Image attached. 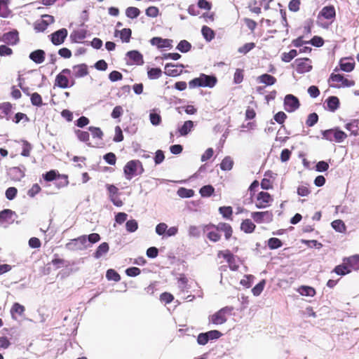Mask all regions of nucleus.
Wrapping results in <instances>:
<instances>
[{"instance_id":"6e6d98bb","label":"nucleus","mask_w":359,"mask_h":359,"mask_svg":"<svg viewBox=\"0 0 359 359\" xmlns=\"http://www.w3.org/2000/svg\"><path fill=\"white\" fill-rule=\"evenodd\" d=\"M264 285H265V280H262L259 283H257L252 289V292L253 293V294L255 295V296L259 295L262 293V292L263 291Z\"/></svg>"},{"instance_id":"f3484780","label":"nucleus","mask_w":359,"mask_h":359,"mask_svg":"<svg viewBox=\"0 0 359 359\" xmlns=\"http://www.w3.org/2000/svg\"><path fill=\"white\" fill-rule=\"evenodd\" d=\"M10 178L15 182L20 181L25 177L24 171L19 167H13L8 170V172Z\"/></svg>"},{"instance_id":"9b49d317","label":"nucleus","mask_w":359,"mask_h":359,"mask_svg":"<svg viewBox=\"0 0 359 359\" xmlns=\"http://www.w3.org/2000/svg\"><path fill=\"white\" fill-rule=\"evenodd\" d=\"M251 217L254 221L258 224L266 222L269 223L273 220V213L271 211L253 212Z\"/></svg>"},{"instance_id":"4c0bfd02","label":"nucleus","mask_w":359,"mask_h":359,"mask_svg":"<svg viewBox=\"0 0 359 359\" xmlns=\"http://www.w3.org/2000/svg\"><path fill=\"white\" fill-rule=\"evenodd\" d=\"M76 135L77 138L81 141L87 143L88 146H90L91 144L89 142L90 140V134L88 131H83L81 130H76L75 131Z\"/></svg>"},{"instance_id":"79ce46f5","label":"nucleus","mask_w":359,"mask_h":359,"mask_svg":"<svg viewBox=\"0 0 359 359\" xmlns=\"http://www.w3.org/2000/svg\"><path fill=\"white\" fill-rule=\"evenodd\" d=\"M297 55V51L295 49L290 50L288 53H283L281 59L285 62H290Z\"/></svg>"},{"instance_id":"2eb2a0df","label":"nucleus","mask_w":359,"mask_h":359,"mask_svg":"<svg viewBox=\"0 0 359 359\" xmlns=\"http://www.w3.org/2000/svg\"><path fill=\"white\" fill-rule=\"evenodd\" d=\"M336 16V11L334 6H327L323 7L318 14V18L323 17L326 20L334 21Z\"/></svg>"},{"instance_id":"a878e982","label":"nucleus","mask_w":359,"mask_h":359,"mask_svg":"<svg viewBox=\"0 0 359 359\" xmlns=\"http://www.w3.org/2000/svg\"><path fill=\"white\" fill-rule=\"evenodd\" d=\"M14 212L9 209H6L0 212V222L1 223H9L14 220L13 215Z\"/></svg>"},{"instance_id":"a19ab883","label":"nucleus","mask_w":359,"mask_h":359,"mask_svg":"<svg viewBox=\"0 0 359 359\" xmlns=\"http://www.w3.org/2000/svg\"><path fill=\"white\" fill-rule=\"evenodd\" d=\"M140 14V11L137 7L130 6L126 10V15L130 18L134 19L137 18Z\"/></svg>"},{"instance_id":"864d4df0","label":"nucleus","mask_w":359,"mask_h":359,"mask_svg":"<svg viewBox=\"0 0 359 359\" xmlns=\"http://www.w3.org/2000/svg\"><path fill=\"white\" fill-rule=\"evenodd\" d=\"M215 189L212 185L203 186L200 189V194L203 197L210 196L214 193Z\"/></svg>"},{"instance_id":"8fccbe9b","label":"nucleus","mask_w":359,"mask_h":359,"mask_svg":"<svg viewBox=\"0 0 359 359\" xmlns=\"http://www.w3.org/2000/svg\"><path fill=\"white\" fill-rule=\"evenodd\" d=\"M106 278L109 280L118 282L121 280V276L114 269H109L106 273Z\"/></svg>"},{"instance_id":"b1692460","label":"nucleus","mask_w":359,"mask_h":359,"mask_svg":"<svg viewBox=\"0 0 359 359\" xmlns=\"http://www.w3.org/2000/svg\"><path fill=\"white\" fill-rule=\"evenodd\" d=\"M127 56L135 65H140L144 63L143 56L137 50H130L128 52Z\"/></svg>"},{"instance_id":"37998d69","label":"nucleus","mask_w":359,"mask_h":359,"mask_svg":"<svg viewBox=\"0 0 359 359\" xmlns=\"http://www.w3.org/2000/svg\"><path fill=\"white\" fill-rule=\"evenodd\" d=\"M31 103L36 107H41L43 105V100L41 95L38 93H34L30 95Z\"/></svg>"},{"instance_id":"473e14b6","label":"nucleus","mask_w":359,"mask_h":359,"mask_svg":"<svg viewBox=\"0 0 359 359\" xmlns=\"http://www.w3.org/2000/svg\"><path fill=\"white\" fill-rule=\"evenodd\" d=\"M333 271L337 275L340 276H344L351 272V269L348 267V265L345 264V262L344 261L342 264L336 266Z\"/></svg>"},{"instance_id":"6ab92c4d","label":"nucleus","mask_w":359,"mask_h":359,"mask_svg":"<svg viewBox=\"0 0 359 359\" xmlns=\"http://www.w3.org/2000/svg\"><path fill=\"white\" fill-rule=\"evenodd\" d=\"M114 36H119L123 43H128L132 36V30L130 28H124L121 30H115Z\"/></svg>"},{"instance_id":"aec40b11","label":"nucleus","mask_w":359,"mask_h":359,"mask_svg":"<svg viewBox=\"0 0 359 359\" xmlns=\"http://www.w3.org/2000/svg\"><path fill=\"white\" fill-rule=\"evenodd\" d=\"M343 261L345 262V264L348 265L351 271L353 270L356 271L359 269V255L346 257L343 259Z\"/></svg>"},{"instance_id":"5701e85b","label":"nucleus","mask_w":359,"mask_h":359,"mask_svg":"<svg viewBox=\"0 0 359 359\" xmlns=\"http://www.w3.org/2000/svg\"><path fill=\"white\" fill-rule=\"evenodd\" d=\"M273 175V173L271 170H268L264 173V177L262 180L260 184L263 189H269L273 187V182L271 180Z\"/></svg>"},{"instance_id":"69168bd1","label":"nucleus","mask_w":359,"mask_h":359,"mask_svg":"<svg viewBox=\"0 0 359 359\" xmlns=\"http://www.w3.org/2000/svg\"><path fill=\"white\" fill-rule=\"evenodd\" d=\"M174 299V297L169 292H163L160 295V300L165 304L171 303Z\"/></svg>"},{"instance_id":"c9c22d12","label":"nucleus","mask_w":359,"mask_h":359,"mask_svg":"<svg viewBox=\"0 0 359 359\" xmlns=\"http://www.w3.org/2000/svg\"><path fill=\"white\" fill-rule=\"evenodd\" d=\"M346 58H342L339 61L340 69L346 72H351L355 67L354 62H346Z\"/></svg>"},{"instance_id":"5fc2aeb1","label":"nucleus","mask_w":359,"mask_h":359,"mask_svg":"<svg viewBox=\"0 0 359 359\" xmlns=\"http://www.w3.org/2000/svg\"><path fill=\"white\" fill-rule=\"evenodd\" d=\"M219 210L220 214H222L224 218L232 219L231 215H232L233 212H232L231 207H230V206L220 207Z\"/></svg>"},{"instance_id":"cd10ccee","label":"nucleus","mask_w":359,"mask_h":359,"mask_svg":"<svg viewBox=\"0 0 359 359\" xmlns=\"http://www.w3.org/2000/svg\"><path fill=\"white\" fill-rule=\"evenodd\" d=\"M255 224L249 219L243 220L241 224V231L246 233H251L255 229Z\"/></svg>"},{"instance_id":"c03bdc74","label":"nucleus","mask_w":359,"mask_h":359,"mask_svg":"<svg viewBox=\"0 0 359 359\" xmlns=\"http://www.w3.org/2000/svg\"><path fill=\"white\" fill-rule=\"evenodd\" d=\"M283 245L282 241L278 238H271L268 240V247L271 250H276Z\"/></svg>"},{"instance_id":"c756f323","label":"nucleus","mask_w":359,"mask_h":359,"mask_svg":"<svg viewBox=\"0 0 359 359\" xmlns=\"http://www.w3.org/2000/svg\"><path fill=\"white\" fill-rule=\"evenodd\" d=\"M345 128L351 132V135H358L359 132V120L354 119L345 126Z\"/></svg>"},{"instance_id":"f257e3e1","label":"nucleus","mask_w":359,"mask_h":359,"mask_svg":"<svg viewBox=\"0 0 359 359\" xmlns=\"http://www.w3.org/2000/svg\"><path fill=\"white\" fill-rule=\"evenodd\" d=\"M202 231L207 238L214 243L220 241L223 232L226 240H229L233 235L232 226L226 222H219L217 224L209 223L202 226Z\"/></svg>"},{"instance_id":"2f4dec72","label":"nucleus","mask_w":359,"mask_h":359,"mask_svg":"<svg viewBox=\"0 0 359 359\" xmlns=\"http://www.w3.org/2000/svg\"><path fill=\"white\" fill-rule=\"evenodd\" d=\"M259 83L266 84V86H272L276 82V79L270 74H264L257 78Z\"/></svg>"},{"instance_id":"dca6fc26","label":"nucleus","mask_w":359,"mask_h":359,"mask_svg":"<svg viewBox=\"0 0 359 359\" xmlns=\"http://www.w3.org/2000/svg\"><path fill=\"white\" fill-rule=\"evenodd\" d=\"M72 69L75 78L84 77L89 74L88 66L86 64L74 65Z\"/></svg>"},{"instance_id":"a18cd8bd","label":"nucleus","mask_w":359,"mask_h":359,"mask_svg":"<svg viewBox=\"0 0 359 359\" xmlns=\"http://www.w3.org/2000/svg\"><path fill=\"white\" fill-rule=\"evenodd\" d=\"M299 292L302 295L313 297L316 294V290L314 288L309 286H301L299 289Z\"/></svg>"},{"instance_id":"c85d7f7f","label":"nucleus","mask_w":359,"mask_h":359,"mask_svg":"<svg viewBox=\"0 0 359 359\" xmlns=\"http://www.w3.org/2000/svg\"><path fill=\"white\" fill-rule=\"evenodd\" d=\"M201 34L206 41H211L215 37V31L210 27L203 25L201 28Z\"/></svg>"},{"instance_id":"680f3d73","label":"nucleus","mask_w":359,"mask_h":359,"mask_svg":"<svg viewBox=\"0 0 359 359\" xmlns=\"http://www.w3.org/2000/svg\"><path fill=\"white\" fill-rule=\"evenodd\" d=\"M244 74L243 70L241 69H236L233 75V81L235 83H241L243 80Z\"/></svg>"},{"instance_id":"7ed1b4c3","label":"nucleus","mask_w":359,"mask_h":359,"mask_svg":"<svg viewBox=\"0 0 359 359\" xmlns=\"http://www.w3.org/2000/svg\"><path fill=\"white\" fill-rule=\"evenodd\" d=\"M330 86L335 88H348L355 85L353 79H348L340 74L332 73L329 78Z\"/></svg>"},{"instance_id":"0e129e2a","label":"nucleus","mask_w":359,"mask_h":359,"mask_svg":"<svg viewBox=\"0 0 359 359\" xmlns=\"http://www.w3.org/2000/svg\"><path fill=\"white\" fill-rule=\"evenodd\" d=\"M88 130L91 132L93 137L102 139L103 133L100 128L90 126L88 128Z\"/></svg>"},{"instance_id":"3c124183","label":"nucleus","mask_w":359,"mask_h":359,"mask_svg":"<svg viewBox=\"0 0 359 359\" xmlns=\"http://www.w3.org/2000/svg\"><path fill=\"white\" fill-rule=\"evenodd\" d=\"M48 26L47 22L43 19L36 20L34 24V29L39 32L45 31Z\"/></svg>"},{"instance_id":"f704fd0d","label":"nucleus","mask_w":359,"mask_h":359,"mask_svg":"<svg viewBox=\"0 0 359 359\" xmlns=\"http://www.w3.org/2000/svg\"><path fill=\"white\" fill-rule=\"evenodd\" d=\"M194 122L192 121H187L184 123L178 131L182 136L187 135L194 128Z\"/></svg>"},{"instance_id":"39448f33","label":"nucleus","mask_w":359,"mask_h":359,"mask_svg":"<svg viewBox=\"0 0 359 359\" xmlns=\"http://www.w3.org/2000/svg\"><path fill=\"white\" fill-rule=\"evenodd\" d=\"M71 70L69 69H63L60 73H59L55 80V86L60 88H67L74 85V80L70 81L68 76L70 75Z\"/></svg>"},{"instance_id":"09e8293b","label":"nucleus","mask_w":359,"mask_h":359,"mask_svg":"<svg viewBox=\"0 0 359 359\" xmlns=\"http://www.w3.org/2000/svg\"><path fill=\"white\" fill-rule=\"evenodd\" d=\"M256 199L258 202H270L273 200L272 196L268 192L266 191L259 192L257 194Z\"/></svg>"},{"instance_id":"e2e57ef3","label":"nucleus","mask_w":359,"mask_h":359,"mask_svg":"<svg viewBox=\"0 0 359 359\" xmlns=\"http://www.w3.org/2000/svg\"><path fill=\"white\" fill-rule=\"evenodd\" d=\"M145 13L148 17L156 18L159 13V10L156 6H149L146 9Z\"/></svg>"},{"instance_id":"13d9d810","label":"nucleus","mask_w":359,"mask_h":359,"mask_svg":"<svg viewBox=\"0 0 359 359\" xmlns=\"http://www.w3.org/2000/svg\"><path fill=\"white\" fill-rule=\"evenodd\" d=\"M126 227L128 232H135L138 228V224L135 219L128 220L126 222Z\"/></svg>"},{"instance_id":"338daca9","label":"nucleus","mask_w":359,"mask_h":359,"mask_svg":"<svg viewBox=\"0 0 359 359\" xmlns=\"http://www.w3.org/2000/svg\"><path fill=\"white\" fill-rule=\"evenodd\" d=\"M150 121L154 126H158L161 123V116L156 113H151L149 115Z\"/></svg>"},{"instance_id":"1a4fd4ad","label":"nucleus","mask_w":359,"mask_h":359,"mask_svg":"<svg viewBox=\"0 0 359 359\" xmlns=\"http://www.w3.org/2000/svg\"><path fill=\"white\" fill-rule=\"evenodd\" d=\"M300 103L299 99L292 94H288L284 99L285 109L287 112H293L299 109Z\"/></svg>"},{"instance_id":"423d86ee","label":"nucleus","mask_w":359,"mask_h":359,"mask_svg":"<svg viewBox=\"0 0 359 359\" xmlns=\"http://www.w3.org/2000/svg\"><path fill=\"white\" fill-rule=\"evenodd\" d=\"M322 135L323 139L337 142H341L347 137V135L344 131L337 128L325 130L322 132Z\"/></svg>"},{"instance_id":"052dcab7","label":"nucleus","mask_w":359,"mask_h":359,"mask_svg":"<svg viewBox=\"0 0 359 359\" xmlns=\"http://www.w3.org/2000/svg\"><path fill=\"white\" fill-rule=\"evenodd\" d=\"M104 160L109 165H114L116 162V156L113 152H109L103 156Z\"/></svg>"},{"instance_id":"ddd939ff","label":"nucleus","mask_w":359,"mask_h":359,"mask_svg":"<svg viewBox=\"0 0 359 359\" xmlns=\"http://www.w3.org/2000/svg\"><path fill=\"white\" fill-rule=\"evenodd\" d=\"M67 34V29L62 28L50 34L51 42L55 46L60 45L65 41Z\"/></svg>"},{"instance_id":"412c9836","label":"nucleus","mask_w":359,"mask_h":359,"mask_svg":"<svg viewBox=\"0 0 359 359\" xmlns=\"http://www.w3.org/2000/svg\"><path fill=\"white\" fill-rule=\"evenodd\" d=\"M325 103L327 104V109L332 112L335 111L340 105L339 100L337 96H330L325 100Z\"/></svg>"},{"instance_id":"72a5a7b5","label":"nucleus","mask_w":359,"mask_h":359,"mask_svg":"<svg viewBox=\"0 0 359 359\" xmlns=\"http://www.w3.org/2000/svg\"><path fill=\"white\" fill-rule=\"evenodd\" d=\"M107 190L109 191L110 199L112 202H121L118 200V189L112 184L107 185Z\"/></svg>"},{"instance_id":"4d7b16f0","label":"nucleus","mask_w":359,"mask_h":359,"mask_svg":"<svg viewBox=\"0 0 359 359\" xmlns=\"http://www.w3.org/2000/svg\"><path fill=\"white\" fill-rule=\"evenodd\" d=\"M194 191L192 189H188L186 188H180L177 191V194L182 198H189L194 195Z\"/></svg>"},{"instance_id":"603ef678","label":"nucleus","mask_w":359,"mask_h":359,"mask_svg":"<svg viewBox=\"0 0 359 359\" xmlns=\"http://www.w3.org/2000/svg\"><path fill=\"white\" fill-rule=\"evenodd\" d=\"M318 121V115L313 112L310 114H309L306 121V125L308 127H312Z\"/></svg>"},{"instance_id":"bf43d9fd","label":"nucleus","mask_w":359,"mask_h":359,"mask_svg":"<svg viewBox=\"0 0 359 359\" xmlns=\"http://www.w3.org/2000/svg\"><path fill=\"white\" fill-rule=\"evenodd\" d=\"M255 47V43H253V42L247 43L238 48V52L240 53L245 55V54L248 53L249 51H250L252 49H253Z\"/></svg>"},{"instance_id":"58836bf2","label":"nucleus","mask_w":359,"mask_h":359,"mask_svg":"<svg viewBox=\"0 0 359 359\" xmlns=\"http://www.w3.org/2000/svg\"><path fill=\"white\" fill-rule=\"evenodd\" d=\"M332 227L337 232L345 233L346 226L344 222L341 219H336L331 223Z\"/></svg>"},{"instance_id":"9d476101","label":"nucleus","mask_w":359,"mask_h":359,"mask_svg":"<svg viewBox=\"0 0 359 359\" xmlns=\"http://www.w3.org/2000/svg\"><path fill=\"white\" fill-rule=\"evenodd\" d=\"M296 65V71L299 74H304L312 69L311 60L309 58H298L294 61Z\"/></svg>"},{"instance_id":"f03ea898","label":"nucleus","mask_w":359,"mask_h":359,"mask_svg":"<svg viewBox=\"0 0 359 359\" xmlns=\"http://www.w3.org/2000/svg\"><path fill=\"white\" fill-rule=\"evenodd\" d=\"M217 82V79L215 76L206 75L201 74L199 77L194 78L189 82L190 88L196 87H214Z\"/></svg>"},{"instance_id":"774afa93","label":"nucleus","mask_w":359,"mask_h":359,"mask_svg":"<svg viewBox=\"0 0 359 359\" xmlns=\"http://www.w3.org/2000/svg\"><path fill=\"white\" fill-rule=\"evenodd\" d=\"M309 43L316 47H321L324 44V40L320 36H315L309 41Z\"/></svg>"},{"instance_id":"49530a36","label":"nucleus","mask_w":359,"mask_h":359,"mask_svg":"<svg viewBox=\"0 0 359 359\" xmlns=\"http://www.w3.org/2000/svg\"><path fill=\"white\" fill-rule=\"evenodd\" d=\"M191 48V44L187 40H182L177 46V49L182 53H187Z\"/></svg>"},{"instance_id":"de8ad7c7","label":"nucleus","mask_w":359,"mask_h":359,"mask_svg":"<svg viewBox=\"0 0 359 359\" xmlns=\"http://www.w3.org/2000/svg\"><path fill=\"white\" fill-rule=\"evenodd\" d=\"M233 165V161L230 157H225L220 163V168L222 170H230Z\"/></svg>"},{"instance_id":"bb28decb","label":"nucleus","mask_w":359,"mask_h":359,"mask_svg":"<svg viewBox=\"0 0 359 359\" xmlns=\"http://www.w3.org/2000/svg\"><path fill=\"white\" fill-rule=\"evenodd\" d=\"M182 73V69L179 70L177 66L172 63H168L165 66V74L169 76H177Z\"/></svg>"},{"instance_id":"0eeeda50","label":"nucleus","mask_w":359,"mask_h":359,"mask_svg":"<svg viewBox=\"0 0 359 359\" xmlns=\"http://www.w3.org/2000/svg\"><path fill=\"white\" fill-rule=\"evenodd\" d=\"M139 167L142 171V165L139 160H132L128 161L123 168L126 179L131 180L135 175H136Z\"/></svg>"},{"instance_id":"393cba45","label":"nucleus","mask_w":359,"mask_h":359,"mask_svg":"<svg viewBox=\"0 0 359 359\" xmlns=\"http://www.w3.org/2000/svg\"><path fill=\"white\" fill-rule=\"evenodd\" d=\"M150 43L152 46H156L158 48L170 47V41L169 39H164L161 37H153L150 40Z\"/></svg>"},{"instance_id":"a211bd4d","label":"nucleus","mask_w":359,"mask_h":359,"mask_svg":"<svg viewBox=\"0 0 359 359\" xmlns=\"http://www.w3.org/2000/svg\"><path fill=\"white\" fill-rule=\"evenodd\" d=\"M29 59L32 60L36 64H41L44 62L46 58V53L44 50L38 49L32 51L29 56Z\"/></svg>"},{"instance_id":"20e7f679","label":"nucleus","mask_w":359,"mask_h":359,"mask_svg":"<svg viewBox=\"0 0 359 359\" xmlns=\"http://www.w3.org/2000/svg\"><path fill=\"white\" fill-rule=\"evenodd\" d=\"M232 306H225L209 316V323L213 325H222L226 322L228 317L232 313Z\"/></svg>"},{"instance_id":"f8f14e48","label":"nucleus","mask_w":359,"mask_h":359,"mask_svg":"<svg viewBox=\"0 0 359 359\" xmlns=\"http://www.w3.org/2000/svg\"><path fill=\"white\" fill-rule=\"evenodd\" d=\"M87 238L86 236H81L76 238L70 240L69 242L66 243L65 248L72 251L81 250L82 246L86 243Z\"/></svg>"},{"instance_id":"ea45409f","label":"nucleus","mask_w":359,"mask_h":359,"mask_svg":"<svg viewBox=\"0 0 359 359\" xmlns=\"http://www.w3.org/2000/svg\"><path fill=\"white\" fill-rule=\"evenodd\" d=\"M162 75V71L160 68H149L147 70V76L149 79H157Z\"/></svg>"},{"instance_id":"4468645a","label":"nucleus","mask_w":359,"mask_h":359,"mask_svg":"<svg viewBox=\"0 0 359 359\" xmlns=\"http://www.w3.org/2000/svg\"><path fill=\"white\" fill-rule=\"evenodd\" d=\"M2 41L11 46L16 45L20 41L18 32L13 30L4 34Z\"/></svg>"},{"instance_id":"6e6552de","label":"nucleus","mask_w":359,"mask_h":359,"mask_svg":"<svg viewBox=\"0 0 359 359\" xmlns=\"http://www.w3.org/2000/svg\"><path fill=\"white\" fill-rule=\"evenodd\" d=\"M43 177L46 182L61 180V186H67L69 183L67 175H60L57 170H51L43 175Z\"/></svg>"},{"instance_id":"4be33fe9","label":"nucleus","mask_w":359,"mask_h":359,"mask_svg":"<svg viewBox=\"0 0 359 359\" xmlns=\"http://www.w3.org/2000/svg\"><path fill=\"white\" fill-rule=\"evenodd\" d=\"M25 311V307L20 304L15 302L11 309V315L13 319H17V316H21Z\"/></svg>"},{"instance_id":"7c9ffc66","label":"nucleus","mask_w":359,"mask_h":359,"mask_svg":"<svg viewBox=\"0 0 359 359\" xmlns=\"http://www.w3.org/2000/svg\"><path fill=\"white\" fill-rule=\"evenodd\" d=\"M109 250V244L106 242L102 243L93 253V257L96 259L101 257L106 254Z\"/></svg>"},{"instance_id":"e433bc0d","label":"nucleus","mask_w":359,"mask_h":359,"mask_svg":"<svg viewBox=\"0 0 359 359\" xmlns=\"http://www.w3.org/2000/svg\"><path fill=\"white\" fill-rule=\"evenodd\" d=\"M9 0H0V17L7 18L11 14L8 8Z\"/></svg>"}]
</instances>
